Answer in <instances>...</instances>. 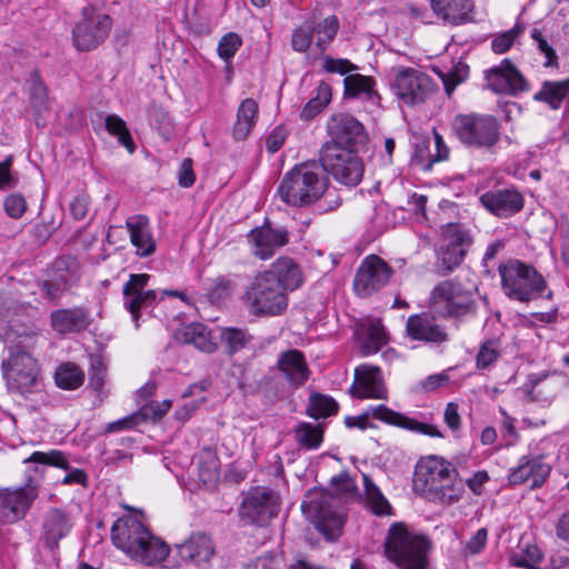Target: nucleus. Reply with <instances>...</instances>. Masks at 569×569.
<instances>
[{"instance_id":"f257e3e1","label":"nucleus","mask_w":569,"mask_h":569,"mask_svg":"<svg viewBox=\"0 0 569 569\" xmlns=\"http://www.w3.org/2000/svg\"><path fill=\"white\" fill-rule=\"evenodd\" d=\"M331 485L336 487L335 492L313 488L307 492L301 503L303 515L328 541L340 537L345 523V495L355 489V483L347 473L332 477Z\"/></svg>"},{"instance_id":"f03ea898","label":"nucleus","mask_w":569,"mask_h":569,"mask_svg":"<svg viewBox=\"0 0 569 569\" xmlns=\"http://www.w3.org/2000/svg\"><path fill=\"white\" fill-rule=\"evenodd\" d=\"M412 490L431 502L451 506L461 499L465 482L451 462L438 456H428L416 465Z\"/></svg>"},{"instance_id":"7ed1b4c3","label":"nucleus","mask_w":569,"mask_h":569,"mask_svg":"<svg viewBox=\"0 0 569 569\" xmlns=\"http://www.w3.org/2000/svg\"><path fill=\"white\" fill-rule=\"evenodd\" d=\"M111 540L129 558L143 566H157L164 561L170 552L166 541L131 517L118 519L113 523Z\"/></svg>"},{"instance_id":"20e7f679","label":"nucleus","mask_w":569,"mask_h":569,"mask_svg":"<svg viewBox=\"0 0 569 569\" xmlns=\"http://www.w3.org/2000/svg\"><path fill=\"white\" fill-rule=\"evenodd\" d=\"M36 335H24L14 343H4L9 351L2 360L1 369L7 389L11 393L27 396L33 393L39 385V365L29 352L34 345Z\"/></svg>"},{"instance_id":"39448f33","label":"nucleus","mask_w":569,"mask_h":569,"mask_svg":"<svg viewBox=\"0 0 569 569\" xmlns=\"http://www.w3.org/2000/svg\"><path fill=\"white\" fill-rule=\"evenodd\" d=\"M327 187L328 181L320 166L316 162H303L283 176L277 193L288 206L306 207L319 200Z\"/></svg>"},{"instance_id":"423d86ee","label":"nucleus","mask_w":569,"mask_h":569,"mask_svg":"<svg viewBox=\"0 0 569 569\" xmlns=\"http://www.w3.org/2000/svg\"><path fill=\"white\" fill-rule=\"evenodd\" d=\"M505 295L519 302H530L540 298H552L543 276L531 264L510 259L498 268Z\"/></svg>"},{"instance_id":"0eeeda50","label":"nucleus","mask_w":569,"mask_h":569,"mask_svg":"<svg viewBox=\"0 0 569 569\" xmlns=\"http://www.w3.org/2000/svg\"><path fill=\"white\" fill-rule=\"evenodd\" d=\"M430 541L410 532L401 523H392L385 541V555L399 569H427Z\"/></svg>"},{"instance_id":"6e6552de","label":"nucleus","mask_w":569,"mask_h":569,"mask_svg":"<svg viewBox=\"0 0 569 569\" xmlns=\"http://www.w3.org/2000/svg\"><path fill=\"white\" fill-rule=\"evenodd\" d=\"M244 303L254 316H279L288 307L287 293L282 291L273 278L263 272L258 273L247 286Z\"/></svg>"},{"instance_id":"1a4fd4ad","label":"nucleus","mask_w":569,"mask_h":569,"mask_svg":"<svg viewBox=\"0 0 569 569\" xmlns=\"http://www.w3.org/2000/svg\"><path fill=\"white\" fill-rule=\"evenodd\" d=\"M112 19L96 7L88 4L82 8L72 28V42L79 51H91L108 38Z\"/></svg>"},{"instance_id":"9d476101","label":"nucleus","mask_w":569,"mask_h":569,"mask_svg":"<svg viewBox=\"0 0 569 569\" xmlns=\"http://www.w3.org/2000/svg\"><path fill=\"white\" fill-rule=\"evenodd\" d=\"M452 130L463 144L478 148H491L500 137L497 119L488 114H458Z\"/></svg>"},{"instance_id":"9b49d317","label":"nucleus","mask_w":569,"mask_h":569,"mask_svg":"<svg viewBox=\"0 0 569 569\" xmlns=\"http://www.w3.org/2000/svg\"><path fill=\"white\" fill-rule=\"evenodd\" d=\"M320 164L323 171L331 173L337 181L346 186H357L363 176V164L356 151L335 143L322 146Z\"/></svg>"},{"instance_id":"f8f14e48","label":"nucleus","mask_w":569,"mask_h":569,"mask_svg":"<svg viewBox=\"0 0 569 569\" xmlns=\"http://www.w3.org/2000/svg\"><path fill=\"white\" fill-rule=\"evenodd\" d=\"M34 309L31 301L23 299L18 290L0 291V340L3 343H14L24 335H36L27 332L26 329L20 331L16 326V322Z\"/></svg>"},{"instance_id":"ddd939ff","label":"nucleus","mask_w":569,"mask_h":569,"mask_svg":"<svg viewBox=\"0 0 569 569\" xmlns=\"http://www.w3.org/2000/svg\"><path fill=\"white\" fill-rule=\"evenodd\" d=\"M430 302L432 310L441 317H459L470 311L473 300L460 283L447 280L432 290Z\"/></svg>"},{"instance_id":"4468645a","label":"nucleus","mask_w":569,"mask_h":569,"mask_svg":"<svg viewBox=\"0 0 569 569\" xmlns=\"http://www.w3.org/2000/svg\"><path fill=\"white\" fill-rule=\"evenodd\" d=\"M439 220L445 230L438 257L442 269L448 273L462 262L472 239L469 231L461 224L453 222L443 223L445 219L442 217Z\"/></svg>"},{"instance_id":"2eb2a0df","label":"nucleus","mask_w":569,"mask_h":569,"mask_svg":"<svg viewBox=\"0 0 569 569\" xmlns=\"http://www.w3.org/2000/svg\"><path fill=\"white\" fill-rule=\"evenodd\" d=\"M369 416H372L373 418L381 420L383 422L401 427L403 429L415 431L418 433L427 435L429 437H442V433L438 430L436 426L419 422L402 413L396 412L383 405L368 408L367 412L363 416L347 417L346 425L348 427H358L360 429H366L368 426Z\"/></svg>"},{"instance_id":"dca6fc26","label":"nucleus","mask_w":569,"mask_h":569,"mask_svg":"<svg viewBox=\"0 0 569 569\" xmlns=\"http://www.w3.org/2000/svg\"><path fill=\"white\" fill-rule=\"evenodd\" d=\"M392 269L376 254L366 257L355 276L353 290L360 297H369L389 282Z\"/></svg>"},{"instance_id":"f3484780","label":"nucleus","mask_w":569,"mask_h":569,"mask_svg":"<svg viewBox=\"0 0 569 569\" xmlns=\"http://www.w3.org/2000/svg\"><path fill=\"white\" fill-rule=\"evenodd\" d=\"M278 509L277 495L264 487H257L244 496L240 507V516L251 523L263 525L277 516Z\"/></svg>"},{"instance_id":"a211bd4d","label":"nucleus","mask_w":569,"mask_h":569,"mask_svg":"<svg viewBox=\"0 0 569 569\" xmlns=\"http://www.w3.org/2000/svg\"><path fill=\"white\" fill-rule=\"evenodd\" d=\"M37 496V488L30 483L14 489H0V523H14L21 520Z\"/></svg>"},{"instance_id":"6ab92c4d","label":"nucleus","mask_w":569,"mask_h":569,"mask_svg":"<svg viewBox=\"0 0 569 569\" xmlns=\"http://www.w3.org/2000/svg\"><path fill=\"white\" fill-rule=\"evenodd\" d=\"M395 89L405 103L416 104L425 101L435 91V83L426 73L405 68L396 77Z\"/></svg>"},{"instance_id":"aec40b11","label":"nucleus","mask_w":569,"mask_h":569,"mask_svg":"<svg viewBox=\"0 0 569 569\" xmlns=\"http://www.w3.org/2000/svg\"><path fill=\"white\" fill-rule=\"evenodd\" d=\"M149 279L150 276L147 273L130 274L122 289L123 306L131 315L136 328L139 327L141 310L150 308L156 303L157 292L146 289Z\"/></svg>"},{"instance_id":"412c9836","label":"nucleus","mask_w":569,"mask_h":569,"mask_svg":"<svg viewBox=\"0 0 569 569\" xmlns=\"http://www.w3.org/2000/svg\"><path fill=\"white\" fill-rule=\"evenodd\" d=\"M328 133L331 140L327 143H335L353 151L368 140L362 123L348 113L333 116L328 122Z\"/></svg>"},{"instance_id":"4be33fe9","label":"nucleus","mask_w":569,"mask_h":569,"mask_svg":"<svg viewBox=\"0 0 569 569\" xmlns=\"http://www.w3.org/2000/svg\"><path fill=\"white\" fill-rule=\"evenodd\" d=\"M487 87L496 93L516 97L529 90V83L522 73L505 59L499 66L486 73Z\"/></svg>"},{"instance_id":"5701e85b","label":"nucleus","mask_w":569,"mask_h":569,"mask_svg":"<svg viewBox=\"0 0 569 569\" xmlns=\"http://www.w3.org/2000/svg\"><path fill=\"white\" fill-rule=\"evenodd\" d=\"M174 550L180 566L198 568H206L216 552L211 537L203 532L190 535L183 542L176 545Z\"/></svg>"},{"instance_id":"b1692460","label":"nucleus","mask_w":569,"mask_h":569,"mask_svg":"<svg viewBox=\"0 0 569 569\" xmlns=\"http://www.w3.org/2000/svg\"><path fill=\"white\" fill-rule=\"evenodd\" d=\"M248 242L253 254L266 260L289 242V231L284 227L273 228L270 223H264L248 233Z\"/></svg>"},{"instance_id":"393cba45","label":"nucleus","mask_w":569,"mask_h":569,"mask_svg":"<svg viewBox=\"0 0 569 569\" xmlns=\"http://www.w3.org/2000/svg\"><path fill=\"white\" fill-rule=\"evenodd\" d=\"M350 393L360 399H386L387 389L380 368L368 365L356 368Z\"/></svg>"},{"instance_id":"a878e982","label":"nucleus","mask_w":569,"mask_h":569,"mask_svg":"<svg viewBox=\"0 0 569 569\" xmlns=\"http://www.w3.org/2000/svg\"><path fill=\"white\" fill-rule=\"evenodd\" d=\"M406 331L412 340L427 343H442L448 340L446 329L430 312L410 316L407 319Z\"/></svg>"},{"instance_id":"bb28decb","label":"nucleus","mask_w":569,"mask_h":569,"mask_svg":"<svg viewBox=\"0 0 569 569\" xmlns=\"http://www.w3.org/2000/svg\"><path fill=\"white\" fill-rule=\"evenodd\" d=\"M550 472L551 467L542 457L522 456L519 465L510 470L508 480L511 485H522L531 480L530 488L537 489L542 487Z\"/></svg>"},{"instance_id":"cd10ccee","label":"nucleus","mask_w":569,"mask_h":569,"mask_svg":"<svg viewBox=\"0 0 569 569\" xmlns=\"http://www.w3.org/2000/svg\"><path fill=\"white\" fill-rule=\"evenodd\" d=\"M479 200L490 213L500 218L510 217L523 207V197L511 189L487 191Z\"/></svg>"},{"instance_id":"c85d7f7f","label":"nucleus","mask_w":569,"mask_h":569,"mask_svg":"<svg viewBox=\"0 0 569 569\" xmlns=\"http://www.w3.org/2000/svg\"><path fill=\"white\" fill-rule=\"evenodd\" d=\"M126 228L130 236V242L136 248L137 256L146 258L154 253L157 242L148 217L142 214L130 216L126 220Z\"/></svg>"},{"instance_id":"c756f323","label":"nucleus","mask_w":569,"mask_h":569,"mask_svg":"<svg viewBox=\"0 0 569 569\" xmlns=\"http://www.w3.org/2000/svg\"><path fill=\"white\" fill-rule=\"evenodd\" d=\"M51 328L59 335L79 333L90 326V315L84 308L58 309L50 315Z\"/></svg>"},{"instance_id":"7c9ffc66","label":"nucleus","mask_w":569,"mask_h":569,"mask_svg":"<svg viewBox=\"0 0 569 569\" xmlns=\"http://www.w3.org/2000/svg\"><path fill=\"white\" fill-rule=\"evenodd\" d=\"M72 528V521L64 511L52 508L50 509L42 522V540L47 548L53 551L59 546V541L68 536Z\"/></svg>"},{"instance_id":"2f4dec72","label":"nucleus","mask_w":569,"mask_h":569,"mask_svg":"<svg viewBox=\"0 0 569 569\" xmlns=\"http://www.w3.org/2000/svg\"><path fill=\"white\" fill-rule=\"evenodd\" d=\"M262 272L268 278H273L276 284L286 293L288 290H296L302 283L299 266L288 257L278 258L268 270Z\"/></svg>"},{"instance_id":"473e14b6","label":"nucleus","mask_w":569,"mask_h":569,"mask_svg":"<svg viewBox=\"0 0 569 569\" xmlns=\"http://www.w3.org/2000/svg\"><path fill=\"white\" fill-rule=\"evenodd\" d=\"M278 368L287 381L295 387L303 385L309 377L305 357L298 350L283 352L278 360Z\"/></svg>"},{"instance_id":"72a5a7b5","label":"nucleus","mask_w":569,"mask_h":569,"mask_svg":"<svg viewBox=\"0 0 569 569\" xmlns=\"http://www.w3.org/2000/svg\"><path fill=\"white\" fill-rule=\"evenodd\" d=\"M431 7L438 17L451 24L470 21L473 9L471 0H431Z\"/></svg>"},{"instance_id":"f704fd0d","label":"nucleus","mask_w":569,"mask_h":569,"mask_svg":"<svg viewBox=\"0 0 569 569\" xmlns=\"http://www.w3.org/2000/svg\"><path fill=\"white\" fill-rule=\"evenodd\" d=\"M176 337L182 343H191L200 351L212 353L217 350V342L211 330L203 323L193 322L178 330Z\"/></svg>"},{"instance_id":"c9c22d12","label":"nucleus","mask_w":569,"mask_h":569,"mask_svg":"<svg viewBox=\"0 0 569 569\" xmlns=\"http://www.w3.org/2000/svg\"><path fill=\"white\" fill-rule=\"evenodd\" d=\"M196 459L199 481L207 489H213L220 478V463L216 451L210 448H203Z\"/></svg>"},{"instance_id":"e433bc0d","label":"nucleus","mask_w":569,"mask_h":569,"mask_svg":"<svg viewBox=\"0 0 569 569\" xmlns=\"http://www.w3.org/2000/svg\"><path fill=\"white\" fill-rule=\"evenodd\" d=\"M375 84L372 77L359 73L348 74L343 79L345 97L376 102L379 100V94L375 90Z\"/></svg>"},{"instance_id":"4c0bfd02","label":"nucleus","mask_w":569,"mask_h":569,"mask_svg":"<svg viewBox=\"0 0 569 569\" xmlns=\"http://www.w3.org/2000/svg\"><path fill=\"white\" fill-rule=\"evenodd\" d=\"M258 113V103L253 99L243 100L237 111V120L232 129L236 140H244L253 126Z\"/></svg>"},{"instance_id":"58836bf2","label":"nucleus","mask_w":569,"mask_h":569,"mask_svg":"<svg viewBox=\"0 0 569 569\" xmlns=\"http://www.w3.org/2000/svg\"><path fill=\"white\" fill-rule=\"evenodd\" d=\"M69 272L63 261H56L49 278L42 282L44 296L50 300L58 299L67 289Z\"/></svg>"},{"instance_id":"ea45409f","label":"nucleus","mask_w":569,"mask_h":569,"mask_svg":"<svg viewBox=\"0 0 569 569\" xmlns=\"http://www.w3.org/2000/svg\"><path fill=\"white\" fill-rule=\"evenodd\" d=\"M568 93L569 78L562 81H545L533 99L548 103L552 109H558Z\"/></svg>"},{"instance_id":"a19ab883","label":"nucleus","mask_w":569,"mask_h":569,"mask_svg":"<svg viewBox=\"0 0 569 569\" xmlns=\"http://www.w3.org/2000/svg\"><path fill=\"white\" fill-rule=\"evenodd\" d=\"M252 341V336L246 329L224 327L220 332V342L228 356L247 348Z\"/></svg>"},{"instance_id":"79ce46f5","label":"nucleus","mask_w":569,"mask_h":569,"mask_svg":"<svg viewBox=\"0 0 569 569\" xmlns=\"http://www.w3.org/2000/svg\"><path fill=\"white\" fill-rule=\"evenodd\" d=\"M362 352L365 355L377 353L388 342V336L385 327L379 319H371L366 325Z\"/></svg>"},{"instance_id":"37998d69","label":"nucleus","mask_w":569,"mask_h":569,"mask_svg":"<svg viewBox=\"0 0 569 569\" xmlns=\"http://www.w3.org/2000/svg\"><path fill=\"white\" fill-rule=\"evenodd\" d=\"M365 495L367 506L376 516H390L392 513L391 506L372 479L363 475Z\"/></svg>"},{"instance_id":"c03bdc74","label":"nucleus","mask_w":569,"mask_h":569,"mask_svg":"<svg viewBox=\"0 0 569 569\" xmlns=\"http://www.w3.org/2000/svg\"><path fill=\"white\" fill-rule=\"evenodd\" d=\"M331 88L326 82H320L312 92V97L301 111V119L310 120L320 113L331 100Z\"/></svg>"},{"instance_id":"a18cd8bd","label":"nucleus","mask_w":569,"mask_h":569,"mask_svg":"<svg viewBox=\"0 0 569 569\" xmlns=\"http://www.w3.org/2000/svg\"><path fill=\"white\" fill-rule=\"evenodd\" d=\"M338 411V403L329 396L312 393L309 398L307 413L311 418L320 419L329 417Z\"/></svg>"},{"instance_id":"49530a36","label":"nucleus","mask_w":569,"mask_h":569,"mask_svg":"<svg viewBox=\"0 0 569 569\" xmlns=\"http://www.w3.org/2000/svg\"><path fill=\"white\" fill-rule=\"evenodd\" d=\"M83 378V372L73 363L61 365L54 376L57 386L68 390L77 389L81 386Z\"/></svg>"},{"instance_id":"de8ad7c7","label":"nucleus","mask_w":569,"mask_h":569,"mask_svg":"<svg viewBox=\"0 0 569 569\" xmlns=\"http://www.w3.org/2000/svg\"><path fill=\"white\" fill-rule=\"evenodd\" d=\"M106 129L110 134L118 137L119 143L122 144L129 153H132L136 150V144L130 134V131L127 128L126 122L119 116H107Z\"/></svg>"},{"instance_id":"09e8293b","label":"nucleus","mask_w":569,"mask_h":569,"mask_svg":"<svg viewBox=\"0 0 569 569\" xmlns=\"http://www.w3.org/2000/svg\"><path fill=\"white\" fill-rule=\"evenodd\" d=\"M338 28V19L335 16H329L319 22H315L316 47L320 51H325L335 39Z\"/></svg>"},{"instance_id":"8fccbe9b","label":"nucleus","mask_w":569,"mask_h":569,"mask_svg":"<svg viewBox=\"0 0 569 569\" xmlns=\"http://www.w3.org/2000/svg\"><path fill=\"white\" fill-rule=\"evenodd\" d=\"M296 439L303 448L317 449L322 442V430L319 426L303 422L296 429Z\"/></svg>"},{"instance_id":"3c124183","label":"nucleus","mask_w":569,"mask_h":569,"mask_svg":"<svg viewBox=\"0 0 569 569\" xmlns=\"http://www.w3.org/2000/svg\"><path fill=\"white\" fill-rule=\"evenodd\" d=\"M315 38V21L307 20L295 29L291 36V47L297 52H307Z\"/></svg>"},{"instance_id":"603ef678","label":"nucleus","mask_w":569,"mask_h":569,"mask_svg":"<svg viewBox=\"0 0 569 569\" xmlns=\"http://www.w3.org/2000/svg\"><path fill=\"white\" fill-rule=\"evenodd\" d=\"M501 356V350L498 341L487 340L485 341L476 356V367L479 370L490 368Z\"/></svg>"},{"instance_id":"864d4df0","label":"nucleus","mask_w":569,"mask_h":569,"mask_svg":"<svg viewBox=\"0 0 569 569\" xmlns=\"http://www.w3.org/2000/svg\"><path fill=\"white\" fill-rule=\"evenodd\" d=\"M24 463L33 462L47 466L58 467L64 470L69 469V462L62 451L51 450L48 452L34 451L30 457L24 459Z\"/></svg>"},{"instance_id":"5fc2aeb1","label":"nucleus","mask_w":569,"mask_h":569,"mask_svg":"<svg viewBox=\"0 0 569 569\" xmlns=\"http://www.w3.org/2000/svg\"><path fill=\"white\" fill-rule=\"evenodd\" d=\"M542 553L536 545H527L521 548L519 553L511 557V561L517 567L528 569H537V565L541 561Z\"/></svg>"},{"instance_id":"6e6d98bb","label":"nucleus","mask_w":569,"mask_h":569,"mask_svg":"<svg viewBox=\"0 0 569 569\" xmlns=\"http://www.w3.org/2000/svg\"><path fill=\"white\" fill-rule=\"evenodd\" d=\"M242 40L234 32L224 34L218 43V54L224 61H229L241 47Z\"/></svg>"},{"instance_id":"4d7b16f0","label":"nucleus","mask_w":569,"mask_h":569,"mask_svg":"<svg viewBox=\"0 0 569 569\" xmlns=\"http://www.w3.org/2000/svg\"><path fill=\"white\" fill-rule=\"evenodd\" d=\"M29 83V94L31 103L34 107L44 106L47 101V88L37 71H33L30 74Z\"/></svg>"},{"instance_id":"13d9d810","label":"nucleus","mask_w":569,"mask_h":569,"mask_svg":"<svg viewBox=\"0 0 569 569\" xmlns=\"http://www.w3.org/2000/svg\"><path fill=\"white\" fill-rule=\"evenodd\" d=\"M234 287V283L231 279L219 276L214 278L208 288V295L211 300H220L222 298L228 297L232 289Z\"/></svg>"},{"instance_id":"bf43d9fd","label":"nucleus","mask_w":569,"mask_h":569,"mask_svg":"<svg viewBox=\"0 0 569 569\" xmlns=\"http://www.w3.org/2000/svg\"><path fill=\"white\" fill-rule=\"evenodd\" d=\"M519 34L520 29L518 28H512L500 34H497L491 41V48L493 52L498 54L507 52L515 43Z\"/></svg>"},{"instance_id":"052dcab7","label":"nucleus","mask_w":569,"mask_h":569,"mask_svg":"<svg viewBox=\"0 0 569 569\" xmlns=\"http://www.w3.org/2000/svg\"><path fill=\"white\" fill-rule=\"evenodd\" d=\"M3 206L9 217L19 219L26 212L27 201L22 194L11 193L4 198Z\"/></svg>"},{"instance_id":"680f3d73","label":"nucleus","mask_w":569,"mask_h":569,"mask_svg":"<svg viewBox=\"0 0 569 569\" xmlns=\"http://www.w3.org/2000/svg\"><path fill=\"white\" fill-rule=\"evenodd\" d=\"M322 68L329 73H339L342 76L358 69V67L348 59H336L330 56L323 58Z\"/></svg>"},{"instance_id":"e2e57ef3","label":"nucleus","mask_w":569,"mask_h":569,"mask_svg":"<svg viewBox=\"0 0 569 569\" xmlns=\"http://www.w3.org/2000/svg\"><path fill=\"white\" fill-rule=\"evenodd\" d=\"M488 531L486 528H480L477 532L467 541L463 547L465 555H478L483 550L487 545Z\"/></svg>"},{"instance_id":"0e129e2a","label":"nucleus","mask_w":569,"mask_h":569,"mask_svg":"<svg viewBox=\"0 0 569 569\" xmlns=\"http://www.w3.org/2000/svg\"><path fill=\"white\" fill-rule=\"evenodd\" d=\"M171 408V400L152 401L142 408L144 419L160 420Z\"/></svg>"},{"instance_id":"69168bd1","label":"nucleus","mask_w":569,"mask_h":569,"mask_svg":"<svg viewBox=\"0 0 569 569\" xmlns=\"http://www.w3.org/2000/svg\"><path fill=\"white\" fill-rule=\"evenodd\" d=\"M531 38L537 42L540 52L546 56L547 61L545 62V66L550 67L555 64L557 61L556 52L543 38L542 33L538 29H533L531 31Z\"/></svg>"},{"instance_id":"338daca9","label":"nucleus","mask_w":569,"mask_h":569,"mask_svg":"<svg viewBox=\"0 0 569 569\" xmlns=\"http://www.w3.org/2000/svg\"><path fill=\"white\" fill-rule=\"evenodd\" d=\"M449 381V376L446 373H437L427 377L421 380L418 386L415 387L416 392H429L443 386Z\"/></svg>"},{"instance_id":"774afa93","label":"nucleus","mask_w":569,"mask_h":569,"mask_svg":"<svg viewBox=\"0 0 569 569\" xmlns=\"http://www.w3.org/2000/svg\"><path fill=\"white\" fill-rule=\"evenodd\" d=\"M287 131L282 127L274 128L267 137L266 148L270 153L277 152L284 143Z\"/></svg>"}]
</instances>
